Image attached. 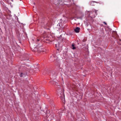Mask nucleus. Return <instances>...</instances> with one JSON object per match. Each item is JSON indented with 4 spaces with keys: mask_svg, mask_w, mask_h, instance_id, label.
<instances>
[{
    "mask_svg": "<svg viewBox=\"0 0 121 121\" xmlns=\"http://www.w3.org/2000/svg\"><path fill=\"white\" fill-rule=\"evenodd\" d=\"M103 23H104L105 24H106V23L105 22H104Z\"/></svg>",
    "mask_w": 121,
    "mask_h": 121,
    "instance_id": "0eeeda50",
    "label": "nucleus"
},
{
    "mask_svg": "<svg viewBox=\"0 0 121 121\" xmlns=\"http://www.w3.org/2000/svg\"><path fill=\"white\" fill-rule=\"evenodd\" d=\"M71 46H72V49H73L74 50V49H76V47H74V45L73 44H72V45Z\"/></svg>",
    "mask_w": 121,
    "mask_h": 121,
    "instance_id": "39448f33",
    "label": "nucleus"
},
{
    "mask_svg": "<svg viewBox=\"0 0 121 121\" xmlns=\"http://www.w3.org/2000/svg\"><path fill=\"white\" fill-rule=\"evenodd\" d=\"M20 75L21 77H24L25 76V75L24 74H23V73H22Z\"/></svg>",
    "mask_w": 121,
    "mask_h": 121,
    "instance_id": "7ed1b4c3",
    "label": "nucleus"
},
{
    "mask_svg": "<svg viewBox=\"0 0 121 121\" xmlns=\"http://www.w3.org/2000/svg\"><path fill=\"white\" fill-rule=\"evenodd\" d=\"M80 28L78 27H77L74 29L76 33H78L79 31Z\"/></svg>",
    "mask_w": 121,
    "mask_h": 121,
    "instance_id": "f257e3e1",
    "label": "nucleus"
},
{
    "mask_svg": "<svg viewBox=\"0 0 121 121\" xmlns=\"http://www.w3.org/2000/svg\"><path fill=\"white\" fill-rule=\"evenodd\" d=\"M54 117V115H53V116H52V117H51V118L52 119Z\"/></svg>",
    "mask_w": 121,
    "mask_h": 121,
    "instance_id": "423d86ee",
    "label": "nucleus"
},
{
    "mask_svg": "<svg viewBox=\"0 0 121 121\" xmlns=\"http://www.w3.org/2000/svg\"><path fill=\"white\" fill-rule=\"evenodd\" d=\"M37 40L38 41H39V39H37Z\"/></svg>",
    "mask_w": 121,
    "mask_h": 121,
    "instance_id": "6e6552de",
    "label": "nucleus"
},
{
    "mask_svg": "<svg viewBox=\"0 0 121 121\" xmlns=\"http://www.w3.org/2000/svg\"><path fill=\"white\" fill-rule=\"evenodd\" d=\"M51 40H50L49 39L46 40V42L47 43H51Z\"/></svg>",
    "mask_w": 121,
    "mask_h": 121,
    "instance_id": "20e7f679",
    "label": "nucleus"
},
{
    "mask_svg": "<svg viewBox=\"0 0 121 121\" xmlns=\"http://www.w3.org/2000/svg\"><path fill=\"white\" fill-rule=\"evenodd\" d=\"M97 3V2H94V1H92L90 2L91 5V6H94V3Z\"/></svg>",
    "mask_w": 121,
    "mask_h": 121,
    "instance_id": "f03ea898",
    "label": "nucleus"
}]
</instances>
